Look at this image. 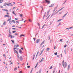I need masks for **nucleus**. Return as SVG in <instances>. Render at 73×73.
<instances>
[{
    "mask_svg": "<svg viewBox=\"0 0 73 73\" xmlns=\"http://www.w3.org/2000/svg\"><path fill=\"white\" fill-rule=\"evenodd\" d=\"M64 8V7H63V8H61L58 11H57V10H56V9H54L53 10L54 13H56V14L57 13H58V12H60V11H61V10H62V9H63Z\"/></svg>",
    "mask_w": 73,
    "mask_h": 73,
    "instance_id": "1",
    "label": "nucleus"
},
{
    "mask_svg": "<svg viewBox=\"0 0 73 73\" xmlns=\"http://www.w3.org/2000/svg\"><path fill=\"white\" fill-rule=\"evenodd\" d=\"M19 44H16V45H15L14 46V50H15L16 49H17V50H19V48H17V47H19Z\"/></svg>",
    "mask_w": 73,
    "mask_h": 73,
    "instance_id": "2",
    "label": "nucleus"
},
{
    "mask_svg": "<svg viewBox=\"0 0 73 73\" xmlns=\"http://www.w3.org/2000/svg\"><path fill=\"white\" fill-rule=\"evenodd\" d=\"M12 3H9V4H7V5L8 6H9L10 5L11 7H12L13 6V5H12Z\"/></svg>",
    "mask_w": 73,
    "mask_h": 73,
    "instance_id": "3",
    "label": "nucleus"
},
{
    "mask_svg": "<svg viewBox=\"0 0 73 73\" xmlns=\"http://www.w3.org/2000/svg\"><path fill=\"white\" fill-rule=\"evenodd\" d=\"M67 65V64L66 63V62H65L64 63V64H63V66L64 67V68L66 67Z\"/></svg>",
    "mask_w": 73,
    "mask_h": 73,
    "instance_id": "4",
    "label": "nucleus"
},
{
    "mask_svg": "<svg viewBox=\"0 0 73 73\" xmlns=\"http://www.w3.org/2000/svg\"><path fill=\"white\" fill-rule=\"evenodd\" d=\"M19 60H20V61H21L23 60V58L22 57V56H21L20 57H19Z\"/></svg>",
    "mask_w": 73,
    "mask_h": 73,
    "instance_id": "5",
    "label": "nucleus"
},
{
    "mask_svg": "<svg viewBox=\"0 0 73 73\" xmlns=\"http://www.w3.org/2000/svg\"><path fill=\"white\" fill-rule=\"evenodd\" d=\"M14 52L15 53H17V54H18L17 55V56L18 57H19V54H18V52H17V51L16 50H14Z\"/></svg>",
    "mask_w": 73,
    "mask_h": 73,
    "instance_id": "6",
    "label": "nucleus"
},
{
    "mask_svg": "<svg viewBox=\"0 0 73 73\" xmlns=\"http://www.w3.org/2000/svg\"><path fill=\"white\" fill-rule=\"evenodd\" d=\"M40 41V39H38L36 41V43H38Z\"/></svg>",
    "mask_w": 73,
    "mask_h": 73,
    "instance_id": "7",
    "label": "nucleus"
},
{
    "mask_svg": "<svg viewBox=\"0 0 73 73\" xmlns=\"http://www.w3.org/2000/svg\"><path fill=\"white\" fill-rule=\"evenodd\" d=\"M11 20V17H9V19L7 21H10V20Z\"/></svg>",
    "mask_w": 73,
    "mask_h": 73,
    "instance_id": "8",
    "label": "nucleus"
},
{
    "mask_svg": "<svg viewBox=\"0 0 73 73\" xmlns=\"http://www.w3.org/2000/svg\"><path fill=\"white\" fill-rule=\"evenodd\" d=\"M45 1L47 3H48V4H49L50 3V1L47 0H45Z\"/></svg>",
    "mask_w": 73,
    "mask_h": 73,
    "instance_id": "9",
    "label": "nucleus"
},
{
    "mask_svg": "<svg viewBox=\"0 0 73 73\" xmlns=\"http://www.w3.org/2000/svg\"><path fill=\"white\" fill-rule=\"evenodd\" d=\"M44 50V49H43L41 51V52L40 53V55H41L43 51Z\"/></svg>",
    "mask_w": 73,
    "mask_h": 73,
    "instance_id": "10",
    "label": "nucleus"
},
{
    "mask_svg": "<svg viewBox=\"0 0 73 73\" xmlns=\"http://www.w3.org/2000/svg\"><path fill=\"white\" fill-rule=\"evenodd\" d=\"M6 5H7V3L5 2L3 6H6Z\"/></svg>",
    "mask_w": 73,
    "mask_h": 73,
    "instance_id": "11",
    "label": "nucleus"
},
{
    "mask_svg": "<svg viewBox=\"0 0 73 73\" xmlns=\"http://www.w3.org/2000/svg\"><path fill=\"white\" fill-rule=\"evenodd\" d=\"M44 59V58H42L41 59V60L40 61V62H42V61H43Z\"/></svg>",
    "mask_w": 73,
    "mask_h": 73,
    "instance_id": "12",
    "label": "nucleus"
},
{
    "mask_svg": "<svg viewBox=\"0 0 73 73\" xmlns=\"http://www.w3.org/2000/svg\"><path fill=\"white\" fill-rule=\"evenodd\" d=\"M37 25L39 26V29H40V23H37Z\"/></svg>",
    "mask_w": 73,
    "mask_h": 73,
    "instance_id": "13",
    "label": "nucleus"
},
{
    "mask_svg": "<svg viewBox=\"0 0 73 73\" xmlns=\"http://www.w3.org/2000/svg\"><path fill=\"white\" fill-rule=\"evenodd\" d=\"M44 42H45V40L43 41L40 44V45H42V44H44Z\"/></svg>",
    "mask_w": 73,
    "mask_h": 73,
    "instance_id": "14",
    "label": "nucleus"
},
{
    "mask_svg": "<svg viewBox=\"0 0 73 73\" xmlns=\"http://www.w3.org/2000/svg\"><path fill=\"white\" fill-rule=\"evenodd\" d=\"M4 17H9V15H5V16H4Z\"/></svg>",
    "mask_w": 73,
    "mask_h": 73,
    "instance_id": "15",
    "label": "nucleus"
},
{
    "mask_svg": "<svg viewBox=\"0 0 73 73\" xmlns=\"http://www.w3.org/2000/svg\"><path fill=\"white\" fill-rule=\"evenodd\" d=\"M25 35H20V37L21 38V37L22 36H23V37H24V36H25Z\"/></svg>",
    "mask_w": 73,
    "mask_h": 73,
    "instance_id": "16",
    "label": "nucleus"
},
{
    "mask_svg": "<svg viewBox=\"0 0 73 73\" xmlns=\"http://www.w3.org/2000/svg\"><path fill=\"white\" fill-rule=\"evenodd\" d=\"M10 36H11V38H12V35H11L10 34H9V37H10Z\"/></svg>",
    "mask_w": 73,
    "mask_h": 73,
    "instance_id": "17",
    "label": "nucleus"
},
{
    "mask_svg": "<svg viewBox=\"0 0 73 73\" xmlns=\"http://www.w3.org/2000/svg\"><path fill=\"white\" fill-rule=\"evenodd\" d=\"M4 1V0H0V3H2Z\"/></svg>",
    "mask_w": 73,
    "mask_h": 73,
    "instance_id": "18",
    "label": "nucleus"
},
{
    "mask_svg": "<svg viewBox=\"0 0 73 73\" xmlns=\"http://www.w3.org/2000/svg\"><path fill=\"white\" fill-rule=\"evenodd\" d=\"M38 65V63H37L36 64V66H35V69H36V68L37 67V66Z\"/></svg>",
    "mask_w": 73,
    "mask_h": 73,
    "instance_id": "19",
    "label": "nucleus"
},
{
    "mask_svg": "<svg viewBox=\"0 0 73 73\" xmlns=\"http://www.w3.org/2000/svg\"><path fill=\"white\" fill-rule=\"evenodd\" d=\"M17 70V67L15 68H14V70L16 71V70Z\"/></svg>",
    "mask_w": 73,
    "mask_h": 73,
    "instance_id": "20",
    "label": "nucleus"
},
{
    "mask_svg": "<svg viewBox=\"0 0 73 73\" xmlns=\"http://www.w3.org/2000/svg\"><path fill=\"white\" fill-rule=\"evenodd\" d=\"M23 14H21L19 15V16H20L21 17H23Z\"/></svg>",
    "mask_w": 73,
    "mask_h": 73,
    "instance_id": "21",
    "label": "nucleus"
},
{
    "mask_svg": "<svg viewBox=\"0 0 73 73\" xmlns=\"http://www.w3.org/2000/svg\"><path fill=\"white\" fill-rule=\"evenodd\" d=\"M68 12H67L66 14L65 15H64V16L63 17H65V16L66 15H67V14H68Z\"/></svg>",
    "mask_w": 73,
    "mask_h": 73,
    "instance_id": "22",
    "label": "nucleus"
},
{
    "mask_svg": "<svg viewBox=\"0 0 73 73\" xmlns=\"http://www.w3.org/2000/svg\"><path fill=\"white\" fill-rule=\"evenodd\" d=\"M68 12H67L66 14L65 15H64V16L63 17H65V16L66 15H67V14H68Z\"/></svg>",
    "mask_w": 73,
    "mask_h": 73,
    "instance_id": "23",
    "label": "nucleus"
},
{
    "mask_svg": "<svg viewBox=\"0 0 73 73\" xmlns=\"http://www.w3.org/2000/svg\"><path fill=\"white\" fill-rule=\"evenodd\" d=\"M50 49V48H47L46 50L47 51H48V50H49Z\"/></svg>",
    "mask_w": 73,
    "mask_h": 73,
    "instance_id": "24",
    "label": "nucleus"
},
{
    "mask_svg": "<svg viewBox=\"0 0 73 73\" xmlns=\"http://www.w3.org/2000/svg\"><path fill=\"white\" fill-rule=\"evenodd\" d=\"M39 73H41V69H40L39 70Z\"/></svg>",
    "mask_w": 73,
    "mask_h": 73,
    "instance_id": "25",
    "label": "nucleus"
},
{
    "mask_svg": "<svg viewBox=\"0 0 73 73\" xmlns=\"http://www.w3.org/2000/svg\"><path fill=\"white\" fill-rule=\"evenodd\" d=\"M70 64H69L68 65V70H69V68H70Z\"/></svg>",
    "mask_w": 73,
    "mask_h": 73,
    "instance_id": "26",
    "label": "nucleus"
},
{
    "mask_svg": "<svg viewBox=\"0 0 73 73\" xmlns=\"http://www.w3.org/2000/svg\"><path fill=\"white\" fill-rule=\"evenodd\" d=\"M9 24H12V21H9Z\"/></svg>",
    "mask_w": 73,
    "mask_h": 73,
    "instance_id": "27",
    "label": "nucleus"
},
{
    "mask_svg": "<svg viewBox=\"0 0 73 73\" xmlns=\"http://www.w3.org/2000/svg\"><path fill=\"white\" fill-rule=\"evenodd\" d=\"M4 7L3 6L0 5V8H3Z\"/></svg>",
    "mask_w": 73,
    "mask_h": 73,
    "instance_id": "28",
    "label": "nucleus"
},
{
    "mask_svg": "<svg viewBox=\"0 0 73 73\" xmlns=\"http://www.w3.org/2000/svg\"><path fill=\"white\" fill-rule=\"evenodd\" d=\"M62 20V19H59V20H58L57 21H58V22L60 21H61V20Z\"/></svg>",
    "mask_w": 73,
    "mask_h": 73,
    "instance_id": "29",
    "label": "nucleus"
},
{
    "mask_svg": "<svg viewBox=\"0 0 73 73\" xmlns=\"http://www.w3.org/2000/svg\"><path fill=\"white\" fill-rule=\"evenodd\" d=\"M52 68H53V67H52V66H51L49 68V69H51Z\"/></svg>",
    "mask_w": 73,
    "mask_h": 73,
    "instance_id": "30",
    "label": "nucleus"
},
{
    "mask_svg": "<svg viewBox=\"0 0 73 73\" xmlns=\"http://www.w3.org/2000/svg\"><path fill=\"white\" fill-rule=\"evenodd\" d=\"M12 23H15V20H12Z\"/></svg>",
    "mask_w": 73,
    "mask_h": 73,
    "instance_id": "31",
    "label": "nucleus"
},
{
    "mask_svg": "<svg viewBox=\"0 0 73 73\" xmlns=\"http://www.w3.org/2000/svg\"><path fill=\"white\" fill-rule=\"evenodd\" d=\"M15 19L16 20H19V18H15Z\"/></svg>",
    "mask_w": 73,
    "mask_h": 73,
    "instance_id": "32",
    "label": "nucleus"
},
{
    "mask_svg": "<svg viewBox=\"0 0 73 73\" xmlns=\"http://www.w3.org/2000/svg\"><path fill=\"white\" fill-rule=\"evenodd\" d=\"M67 46V45H66V44H65L64 46V48H66V47Z\"/></svg>",
    "mask_w": 73,
    "mask_h": 73,
    "instance_id": "33",
    "label": "nucleus"
},
{
    "mask_svg": "<svg viewBox=\"0 0 73 73\" xmlns=\"http://www.w3.org/2000/svg\"><path fill=\"white\" fill-rule=\"evenodd\" d=\"M4 11H6V12H8V11L7 10H6L5 9H4Z\"/></svg>",
    "mask_w": 73,
    "mask_h": 73,
    "instance_id": "34",
    "label": "nucleus"
},
{
    "mask_svg": "<svg viewBox=\"0 0 73 73\" xmlns=\"http://www.w3.org/2000/svg\"><path fill=\"white\" fill-rule=\"evenodd\" d=\"M11 41H12V42H13V43H15V42H14V40H11Z\"/></svg>",
    "mask_w": 73,
    "mask_h": 73,
    "instance_id": "35",
    "label": "nucleus"
},
{
    "mask_svg": "<svg viewBox=\"0 0 73 73\" xmlns=\"http://www.w3.org/2000/svg\"><path fill=\"white\" fill-rule=\"evenodd\" d=\"M10 30H9V33L10 34H11L12 33H11V32H10Z\"/></svg>",
    "mask_w": 73,
    "mask_h": 73,
    "instance_id": "36",
    "label": "nucleus"
},
{
    "mask_svg": "<svg viewBox=\"0 0 73 73\" xmlns=\"http://www.w3.org/2000/svg\"><path fill=\"white\" fill-rule=\"evenodd\" d=\"M19 53H22V52H21V50H19Z\"/></svg>",
    "mask_w": 73,
    "mask_h": 73,
    "instance_id": "37",
    "label": "nucleus"
},
{
    "mask_svg": "<svg viewBox=\"0 0 73 73\" xmlns=\"http://www.w3.org/2000/svg\"><path fill=\"white\" fill-rule=\"evenodd\" d=\"M45 26V25H43V26L42 27V29H43V28H44V26Z\"/></svg>",
    "mask_w": 73,
    "mask_h": 73,
    "instance_id": "38",
    "label": "nucleus"
},
{
    "mask_svg": "<svg viewBox=\"0 0 73 73\" xmlns=\"http://www.w3.org/2000/svg\"><path fill=\"white\" fill-rule=\"evenodd\" d=\"M54 54H55V55H57V52H56L54 53Z\"/></svg>",
    "mask_w": 73,
    "mask_h": 73,
    "instance_id": "39",
    "label": "nucleus"
},
{
    "mask_svg": "<svg viewBox=\"0 0 73 73\" xmlns=\"http://www.w3.org/2000/svg\"><path fill=\"white\" fill-rule=\"evenodd\" d=\"M39 51H38L37 53V55H38V53H39Z\"/></svg>",
    "mask_w": 73,
    "mask_h": 73,
    "instance_id": "40",
    "label": "nucleus"
},
{
    "mask_svg": "<svg viewBox=\"0 0 73 73\" xmlns=\"http://www.w3.org/2000/svg\"><path fill=\"white\" fill-rule=\"evenodd\" d=\"M16 32V31H13V33H15V32Z\"/></svg>",
    "mask_w": 73,
    "mask_h": 73,
    "instance_id": "41",
    "label": "nucleus"
},
{
    "mask_svg": "<svg viewBox=\"0 0 73 73\" xmlns=\"http://www.w3.org/2000/svg\"><path fill=\"white\" fill-rule=\"evenodd\" d=\"M5 23L6 22H4L3 24V25H5Z\"/></svg>",
    "mask_w": 73,
    "mask_h": 73,
    "instance_id": "42",
    "label": "nucleus"
},
{
    "mask_svg": "<svg viewBox=\"0 0 73 73\" xmlns=\"http://www.w3.org/2000/svg\"><path fill=\"white\" fill-rule=\"evenodd\" d=\"M49 16H50V15H49V16L47 17V19H49Z\"/></svg>",
    "mask_w": 73,
    "mask_h": 73,
    "instance_id": "43",
    "label": "nucleus"
},
{
    "mask_svg": "<svg viewBox=\"0 0 73 73\" xmlns=\"http://www.w3.org/2000/svg\"><path fill=\"white\" fill-rule=\"evenodd\" d=\"M62 40H63L62 39H61L60 40V41H61L62 42Z\"/></svg>",
    "mask_w": 73,
    "mask_h": 73,
    "instance_id": "44",
    "label": "nucleus"
},
{
    "mask_svg": "<svg viewBox=\"0 0 73 73\" xmlns=\"http://www.w3.org/2000/svg\"><path fill=\"white\" fill-rule=\"evenodd\" d=\"M53 7V6H52V5L51 6H49V7Z\"/></svg>",
    "mask_w": 73,
    "mask_h": 73,
    "instance_id": "45",
    "label": "nucleus"
},
{
    "mask_svg": "<svg viewBox=\"0 0 73 73\" xmlns=\"http://www.w3.org/2000/svg\"><path fill=\"white\" fill-rule=\"evenodd\" d=\"M33 39L34 40V41H35V40H36V38H33Z\"/></svg>",
    "mask_w": 73,
    "mask_h": 73,
    "instance_id": "46",
    "label": "nucleus"
},
{
    "mask_svg": "<svg viewBox=\"0 0 73 73\" xmlns=\"http://www.w3.org/2000/svg\"><path fill=\"white\" fill-rule=\"evenodd\" d=\"M16 8V7H14L13 8V9H14Z\"/></svg>",
    "mask_w": 73,
    "mask_h": 73,
    "instance_id": "47",
    "label": "nucleus"
},
{
    "mask_svg": "<svg viewBox=\"0 0 73 73\" xmlns=\"http://www.w3.org/2000/svg\"><path fill=\"white\" fill-rule=\"evenodd\" d=\"M13 13L15 15V11H13Z\"/></svg>",
    "mask_w": 73,
    "mask_h": 73,
    "instance_id": "48",
    "label": "nucleus"
},
{
    "mask_svg": "<svg viewBox=\"0 0 73 73\" xmlns=\"http://www.w3.org/2000/svg\"><path fill=\"white\" fill-rule=\"evenodd\" d=\"M28 68H30V66H27Z\"/></svg>",
    "mask_w": 73,
    "mask_h": 73,
    "instance_id": "49",
    "label": "nucleus"
},
{
    "mask_svg": "<svg viewBox=\"0 0 73 73\" xmlns=\"http://www.w3.org/2000/svg\"><path fill=\"white\" fill-rule=\"evenodd\" d=\"M49 12H50V11H47V13L48 14L49 13Z\"/></svg>",
    "mask_w": 73,
    "mask_h": 73,
    "instance_id": "50",
    "label": "nucleus"
},
{
    "mask_svg": "<svg viewBox=\"0 0 73 73\" xmlns=\"http://www.w3.org/2000/svg\"><path fill=\"white\" fill-rule=\"evenodd\" d=\"M66 43L67 44H68L69 43V42L68 41H66Z\"/></svg>",
    "mask_w": 73,
    "mask_h": 73,
    "instance_id": "51",
    "label": "nucleus"
},
{
    "mask_svg": "<svg viewBox=\"0 0 73 73\" xmlns=\"http://www.w3.org/2000/svg\"><path fill=\"white\" fill-rule=\"evenodd\" d=\"M13 64V63L12 62H11L10 63V64H11V65L12 64Z\"/></svg>",
    "mask_w": 73,
    "mask_h": 73,
    "instance_id": "52",
    "label": "nucleus"
},
{
    "mask_svg": "<svg viewBox=\"0 0 73 73\" xmlns=\"http://www.w3.org/2000/svg\"><path fill=\"white\" fill-rule=\"evenodd\" d=\"M73 27H70V29H72V28H73Z\"/></svg>",
    "mask_w": 73,
    "mask_h": 73,
    "instance_id": "53",
    "label": "nucleus"
},
{
    "mask_svg": "<svg viewBox=\"0 0 73 73\" xmlns=\"http://www.w3.org/2000/svg\"><path fill=\"white\" fill-rule=\"evenodd\" d=\"M18 35V34L15 33V35Z\"/></svg>",
    "mask_w": 73,
    "mask_h": 73,
    "instance_id": "54",
    "label": "nucleus"
},
{
    "mask_svg": "<svg viewBox=\"0 0 73 73\" xmlns=\"http://www.w3.org/2000/svg\"><path fill=\"white\" fill-rule=\"evenodd\" d=\"M7 13V15H9V13H8V12H7L6 13Z\"/></svg>",
    "mask_w": 73,
    "mask_h": 73,
    "instance_id": "55",
    "label": "nucleus"
},
{
    "mask_svg": "<svg viewBox=\"0 0 73 73\" xmlns=\"http://www.w3.org/2000/svg\"><path fill=\"white\" fill-rule=\"evenodd\" d=\"M56 49V46H54V49Z\"/></svg>",
    "mask_w": 73,
    "mask_h": 73,
    "instance_id": "56",
    "label": "nucleus"
},
{
    "mask_svg": "<svg viewBox=\"0 0 73 73\" xmlns=\"http://www.w3.org/2000/svg\"><path fill=\"white\" fill-rule=\"evenodd\" d=\"M29 21H30V22H31L32 21L30 19H29Z\"/></svg>",
    "mask_w": 73,
    "mask_h": 73,
    "instance_id": "57",
    "label": "nucleus"
},
{
    "mask_svg": "<svg viewBox=\"0 0 73 73\" xmlns=\"http://www.w3.org/2000/svg\"><path fill=\"white\" fill-rule=\"evenodd\" d=\"M64 52L66 54V51L65 50H64Z\"/></svg>",
    "mask_w": 73,
    "mask_h": 73,
    "instance_id": "58",
    "label": "nucleus"
},
{
    "mask_svg": "<svg viewBox=\"0 0 73 73\" xmlns=\"http://www.w3.org/2000/svg\"><path fill=\"white\" fill-rule=\"evenodd\" d=\"M12 29H14V30L16 29V28H13Z\"/></svg>",
    "mask_w": 73,
    "mask_h": 73,
    "instance_id": "59",
    "label": "nucleus"
},
{
    "mask_svg": "<svg viewBox=\"0 0 73 73\" xmlns=\"http://www.w3.org/2000/svg\"><path fill=\"white\" fill-rule=\"evenodd\" d=\"M57 57H59L60 56L59 55H57Z\"/></svg>",
    "mask_w": 73,
    "mask_h": 73,
    "instance_id": "60",
    "label": "nucleus"
},
{
    "mask_svg": "<svg viewBox=\"0 0 73 73\" xmlns=\"http://www.w3.org/2000/svg\"><path fill=\"white\" fill-rule=\"evenodd\" d=\"M21 49H22V50H23V48H21Z\"/></svg>",
    "mask_w": 73,
    "mask_h": 73,
    "instance_id": "61",
    "label": "nucleus"
},
{
    "mask_svg": "<svg viewBox=\"0 0 73 73\" xmlns=\"http://www.w3.org/2000/svg\"><path fill=\"white\" fill-rule=\"evenodd\" d=\"M16 23H18V24H19V22H18V21H16Z\"/></svg>",
    "mask_w": 73,
    "mask_h": 73,
    "instance_id": "62",
    "label": "nucleus"
},
{
    "mask_svg": "<svg viewBox=\"0 0 73 73\" xmlns=\"http://www.w3.org/2000/svg\"><path fill=\"white\" fill-rule=\"evenodd\" d=\"M54 72H55V70H54L53 71V73H54Z\"/></svg>",
    "mask_w": 73,
    "mask_h": 73,
    "instance_id": "63",
    "label": "nucleus"
},
{
    "mask_svg": "<svg viewBox=\"0 0 73 73\" xmlns=\"http://www.w3.org/2000/svg\"><path fill=\"white\" fill-rule=\"evenodd\" d=\"M35 57V55H34L33 56V57Z\"/></svg>",
    "mask_w": 73,
    "mask_h": 73,
    "instance_id": "64",
    "label": "nucleus"
}]
</instances>
